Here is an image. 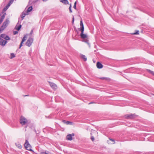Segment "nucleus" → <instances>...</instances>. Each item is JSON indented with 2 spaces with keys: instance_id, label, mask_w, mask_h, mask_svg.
Listing matches in <instances>:
<instances>
[{
  "instance_id": "obj_7",
  "label": "nucleus",
  "mask_w": 154,
  "mask_h": 154,
  "mask_svg": "<svg viewBox=\"0 0 154 154\" xmlns=\"http://www.w3.org/2000/svg\"><path fill=\"white\" fill-rule=\"evenodd\" d=\"M136 115L135 114L127 115L125 116V118L128 119H133L135 117Z\"/></svg>"
},
{
  "instance_id": "obj_39",
  "label": "nucleus",
  "mask_w": 154,
  "mask_h": 154,
  "mask_svg": "<svg viewBox=\"0 0 154 154\" xmlns=\"http://www.w3.org/2000/svg\"><path fill=\"white\" fill-rule=\"evenodd\" d=\"M47 0H43V1H45H45H47Z\"/></svg>"
},
{
  "instance_id": "obj_2",
  "label": "nucleus",
  "mask_w": 154,
  "mask_h": 154,
  "mask_svg": "<svg viewBox=\"0 0 154 154\" xmlns=\"http://www.w3.org/2000/svg\"><path fill=\"white\" fill-rule=\"evenodd\" d=\"M4 39L5 40H4L2 38H0V45L3 47L7 43V40H10L11 38L8 36L6 35Z\"/></svg>"
},
{
  "instance_id": "obj_32",
  "label": "nucleus",
  "mask_w": 154,
  "mask_h": 154,
  "mask_svg": "<svg viewBox=\"0 0 154 154\" xmlns=\"http://www.w3.org/2000/svg\"><path fill=\"white\" fill-rule=\"evenodd\" d=\"M14 1V0H11L10 1L9 3H10V4H11V3H12V2Z\"/></svg>"
},
{
  "instance_id": "obj_1",
  "label": "nucleus",
  "mask_w": 154,
  "mask_h": 154,
  "mask_svg": "<svg viewBox=\"0 0 154 154\" xmlns=\"http://www.w3.org/2000/svg\"><path fill=\"white\" fill-rule=\"evenodd\" d=\"M81 33L80 35L81 38L84 39L82 41L87 43L88 45L90 47V44L89 43V41L88 40V36L87 35L84 34V30H81Z\"/></svg>"
},
{
  "instance_id": "obj_30",
  "label": "nucleus",
  "mask_w": 154,
  "mask_h": 154,
  "mask_svg": "<svg viewBox=\"0 0 154 154\" xmlns=\"http://www.w3.org/2000/svg\"><path fill=\"white\" fill-rule=\"evenodd\" d=\"M74 17L72 18V24H74Z\"/></svg>"
},
{
  "instance_id": "obj_38",
  "label": "nucleus",
  "mask_w": 154,
  "mask_h": 154,
  "mask_svg": "<svg viewBox=\"0 0 154 154\" xmlns=\"http://www.w3.org/2000/svg\"><path fill=\"white\" fill-rule=\"evenodd\" d=\"M75 30L76 32H77V30L75 28Z\"/></svg>"
},
{
  "instance_id": "obj_12",
  "label": "nucleus",
  "mask_w": 154,
  "mask_h": 154,
  "mask_svg": "<svg viewBox=\"0 0 154 154\" xmlns=\"http://www.w3.org/2000/svg\"><path fill=\"white\" fill-rule=\"evenodd\" d=\"M97 67L98 69H101L103 68V65L100 62H98L97 63Z\"/></svg>"
},
{
  "instance_id": "obj_19",
  "label": "nucleus",
  "mask_w": 154,
  "mask_h": 154,
  "mask_svg": "<svg viewBox=\"0 0 154 154\" xmlns=\"http://www.w3.org/2000/svg\"><path fill=\"white\" fill-rule=\"evenodd\" d=\"M6 34H1L0 35V38H2L5 39V36H6Z\"/></svg>"
},
{
  "instance_id": "obj_13",
  "label": "nucleus",
  "mask_w": 154,
  "mask_h": 154,
  "mask_svg": "<svg viewBox=\"0 0 154 154\" xmlns=\"http://www.w3.org/2000/svg\"><path fill=\"white\" fill-rule=\"evenodd\" d=\"M60 1L65 5H67L69 4V2L67 0H60Z\"/></svg>"
},
{
  "instance_id": "obj_20",
  "label": "nucleus",
  "mask_w": 154,
  "mask_h": 154,
  "mask_svg": "<svg viewBox=\"0 0 154 154\" xmlns=\"http://www.w3.org/2000/svg\"><path fill=\"white\" fill-rule=\"evenodd\" d=\"M25 14L24 12H23L21 15V17L22 18L21 20H22L23 19V18L25 17Z\"/></svg>"
},
{
  "instance_id": "obj_29",
  "label": "nucleus",
  "mask_w": 154,
  "mask_h": 154,
  "mask_svg": "<svg viewBox=\"0 0 154 154\" xmlns=\"http://www.w3.org/2000/svg\"><path fill=\"white\" fill-rule=\"evenodd\" d=\"M18 33L17 31H14L13 32V34L14 35H16Z\"/></svg>"
},
{
  "instance_id": "obj_16",
  "label": "nucleus",
  "mask_w": 154,
  "mask_h": 154,
  "mask_svg": "<svg viewBox=\"0 0 154 154\" xmlns=\"http://www.w3.org/2000/svg\"><path fill=\"white\" fill-rule=\"evenodd\" d=\"M21 26H22L21 24L20 25L18 26H16L15 27V29L19 31L21 27Z\"/></svg>"
},
{
  "instance_id": "obj_35",
  "label": "nucleus",
  "mask_w": 154,
  "mask_h": 154,
  "mask_svg": "<svg viewBox=\"0 0 154 154\" xmlns=\"http://www.w3.org/2000/svg\"><path fill=\"white\" fill-rule=\"evenodd\" d=\"M100 79H105V77H102V78H101Z\"/></svg>"
},
{
  "instance_id": "obj_21",
  "label": "nucleus",
  "mask_w": 154,
  "mask_h": 154,
  "mask_svg": "<svg viewBox=\"0 0 154 154\" xmlns=\"http://www.w3.org/2000/svg\"><path fill=\"white\" fill-rule=\"evenodd\" d=\"M11 57H10V59H12L13 58L15 57V54H14L13 53L11 54Z\"/></svg>"
},
{
  "instance_id": "obj_28",
  "label": "nucleus",
  "mask_w": 154,
  "mask_h": 154,
  "mask_svg": "<svg viewBox=\"0 0 154 154\" xmlns=\"http://www.w3.org/2000/svg\"><path fill=\"white\" fill-rule=\"evenodd\" d=\"M91 140L93 141H94V137L93 136H91Z\"/></svg>"
},
{
  "instance_id": "obj_27",
  "label": "nucleus",
  "mask_w": 154,
  "mask_h": 154,
  "mask_svg": "<svg viewBox=\"0 0 154 154\" xmlns=\"http://www.w3.org/2000/svg\"><path fill=\"white\" fill-rule=\"evenodd\" d=\"M34 131L35 132L36 134H39V131L38 130V131H36V130L35 129H34Z\"/></svg>"
},
{
  "instance_id": "obj_25",
  "label": "nucleus",
  "mask_w": 154,
  "mask_h": 154,
  "mask_svg": "<svg viewBox=\"0 0 154 154\" xmlns=\"http://www.w3.org/2000/svg\"><path fill=\"white\" fill-rule=\"evenodd\" d=\"M69 11H70V13L72 12V9H71V4H70V6L69 8Z\"/></svg>"
},
{
  "instance_id": "obj_14",
  "label": "nucleus",
  "mask_w": 154,
  "mask_h": 154,
  "mask_svg": "<svg viewBox=\"0 0 154 154\" xmlns=\"http://www.w3.org/2000/svg\"><path fill=\"white\" fill-rule=\"evenodd\" d=\"M63 122H64L66 125H72V122L68 121H66L65 120H63Z\"/></svg>"
},
{
  "instance_id": "obj_18",
  "label": "nucleus",
  "mask_w": 154,
  "mask_h": 154,
  "mask_svg": "<svg viewBox=\"0 0 154 154\" xmlns=\"http://www.w3.org/2000/svg\"><path fill=\"white\" fill-rule=\"evenodd\" d=\"M32 9V6L29 7L27 10V12H30Z\"/></svg>"
},
{
  "instance_id": "obj_37",
  "label": "nucleus",
  "mask_w": 154,
  "mask_h": 154,
  "mask_svg": "<svg viewBox=\"0 0 154 154\" xmlns=\"http://www.w3.org/2000/svg\"><path fill=\"white\" fill-rule=\"evenodd\" d=\"M110 140H112V141H114V140H112V139H110Z\"/></svg>"
},
{
  "instance_id": "obj_15",
  "label": "nucleus",
  "mask_w": 154,
  "mask_h": 154,
  "mask_svg": "<svg viewBox=\"0 0 154 154\" xmlns=\"http://www.w3.org/2000/svg\"><path fill=\"white\" fill-rule=\"evenodd\" d=\"M81 57L85 61L87 60V58L85 55H84L83 54L81 55Z\"/></svg>"
},
{
  "instance_id": "obj_3",
  "label": "nucleus",
  "mask_w": 154,
  "mask_h": 154,
  "mask_svg": "<svg viewBox=\"0 0 154 154\" xmlns=\"http://www.w3.org/2000/svg\"><path fill=\"white\" fill-rule=\"evenodd\" d=\"M9 23V20L8 18H7L6 20L3 23L0 29V32L3 30L8 25Z\"/></svg>"
},
{
  "instance_id": "obj_34",
  "label": "nucleus",
  "mask_w": 154,
  "mask_h": 154,
  "mask_svg": "<svg viewBox=\"0 0 154 154\" xmlns=\"http://www.w3.org/2000/svg\"><path fill=\"white\" fill-rule=\"evenodd\" d=\"M73 8L75 9H76V5H74V6H73Z\"/></svg>"
},
{
  "instance_id": "obj_8",
  "label": "nucleus",
  "mask_w": 154,
  "mask_h": 154,
  "mask_svg": "<svg viewBox=\"0 0 154 154\" xmlns=\"http://www.w3.org/2000/svg\"><path fill=\"white\" fill-rule=\"evenodd\" d=\"M6 13H2L0 14V15L1 17L0 19V24L2 23L4 18H5Z\"/></svg>"
},
{
  "instance_id": "obj_17",
  "label": "nucleus",
  "mask_w": 154,
  "mask_h": 154,
  "mask_svg": "<svg viewBox=\"0 0 154 154\" xmlns=\"http://www.w3.org/2000/svg\"><path fill=\"white\" fill-rule=\"evenodd\" d=\"M15 145L17 146L19 149H20L22 148V146L19 143H16Z\"/></svg>"
},
{
  "instance_id": "obj_5",
  "label": "nucleus",
  "mask_w": 154,
  "mask_h": 154,
  "mask_svg": "<svg viewBox=\"0 0 154 154\" xmlns=\"http://www.w3.org/2000/svg\"><path fill=\"white\" fill-rule=\"evenodd\" d=\"M25 146L27 150L31 151H32L31 149V145L27 140H26V142L25 143Z\"/></svg>"
},
{
  "instance_id": "obj_33",
  "label": "nucleus",
  "mask_w": 154,
  "mask_h": 154,
  "mask_svg": "<svg viewBox=\"0 0 154 154\" xmlns=\"http://www.w3.org/2000/svg\"><path fill=\"white\" fill-rule=\"evenodd\" d=\"M33 32V30H32L31 31V32H30V35H32V34Z\"/></svg>"
},
{
  "instance_id": "obj_24",
  "label": "nucleus",
  "mask_w": 154,
  "mask_h": 154,
  "mask_svg": "<svg viewBox=\"0 0 154 154\" xmlns=\"http://www.w3.org/2000/svg\"><path fill=\"white\" fill-rule=\"evenodd\" d=\"M26 36H24L23 37V38L22 39V41H21V42H23L26 40Z\"/></svg>"
},
{
  "instance_id": "obj_36",
  "label": "nucleus",
  "mask_w": 154,
  "mask_h": 154,
  "mask_svg": "<svg viewBox=\"0 0 154 154\" xmlns=\"http://www.w3.org/2000/svg\"><path fill=\"white\" fill-rule=\"evenodd\" d=\"M76 2H75V3H74V5H76Z\"/></svg>"
},
{
  "instance_id": "obj_31",
  "label": "nucleus",
  "mask_w": 154,
  "mask_h": 154,
  "mask_svg": "<svg viewBox=\"0 0 154 154\" xmlns=\"http://www.w3.org/2000/svg\"><path fill=\"white\" fill-rule=\"evenodd\" d=\"M23 42H21L20 44V46L19 47V48H20L22 46V44H23Z\"/></svg>"
},
{
  "instance_id": "obj_6",
  "label": "nucleus",
  "mask_w": 154,
  "mask_h": 154,
  "mask_svg": "<svg viewBox=\"0 0 154 154\" xmlns=\"http://www.w3.org/2000/svg\"><path fill=\"white\" fill-rule=\"evenodd\" d=\"M33 41V39L32 38H29L26 43V45L28 47H30L32 44Z\"/></svg>"
},
{
  "instance_id": "obj_22",
  "label": "nucleus",
  "mask_w": 154,
  "mask_h": 154,
  "mask_svg": "<svg viewBox=\"0 0 154 154\" xmlns=\"http://www.w3.org/2000/svg\"><path fill=\"white\" fill-rule=\"evenodd\" d=\"M10 3H8V4L5 7V8L4 9V10H6L8 8V7L10 6Z\"/></svg>"
},
{
  "instance_id": "obj_26",
  "label": "nucleus",
  "mask_w": 154,
  "mask_h": 154,
  "mask_svg": "<svg viewBox=\"0 0 154 154\" xmlns=\"http://www.w3.org/2000/svg\"><path fill=\"white\" fill-rule=\"evenodd\" d=\"M139 31L137 30L136 31V32H134V33H132V34H133V35L139 34Z\"/></svg>"
},
{
  "instance_id": "obj_10",
  "label": "nucleus",
  "mask_w": 154,
  "mask_h": 154,
  "mask_svg": "<svg viewBox=\"0 0 154 154\" xmlns=\"http://www.w3.org/2000/svg\"><path fill=\"white\" fill-rule=\"evenodd\" d=\"M74 136V133H72L71 134H68L66 136V139L68 140H72V136Z\"/></svg>"
},
{
  "instance_id": "obj_23",
  "label": "nucleus",
  "mask_w": 154,
  "mask_h": 154,
  "mask_svg": "<svg viewBox=\"0 0 154 154\" xmlns=\"http://www.w3.org/2000/svg\"><path fill=\"white\" fill-rule=\"evenodd\" d=\"M147 70L149 72V73H151V74L154 75V72L153 71H152L149 69H147Z\"/></svg>"
},
{
  "instance_id": "obj_4",
  "label": "nucleus",
  "mask_w": 154,
  "mask_h": 154,
  "mask_svg": "<svg viewBox=\"0 0 154 154\" xmlns=\"http://www.w3.org/2000/svg\"><path fill=\"white\" fill-rule=\"evenodd\" d=\"M28 122L27 119L24 117L21 116L20 119V123L22 125H25Z\"/></svg>"
},
{
  "instance_id": "obj_9",
  "label": "nucleus",
  "mask_w": 154,
  "mask_h": 154,
  "mask_svg": "<svg viewBox=\"0 0 154 154\" xmlns=\"http://www.w3.org/2000/svg\"><path fill=\"white\" fill-rule=\"evenodd\" d=\"M50 85L52 88L54 90H56L57 88V85L54 83L50 82Z\"/></svg>"
},
{
  "instance_id": "obj_11",
  "label": "nucleus",
  "mask_w": 154,
  "mask_h": 154,
  "mask_svg": "<svg viewBox=\"0 0 154 154\" xmlns=\"http://www.w3.org/2000/svg\"><path fill=\"white\" fill-rule=\"evenodd\" d=\"M80 28L79 29V30H84V27L83 25V23L82 20H81L80 21Z\"/></svg>"
},
{
  "instance_id": "obj_40",
  "label": "nucleus",
  "mask_w": 154,
  "mask_h": 154,
  "mask_svg": "<svg viewBox=\"0 0 154 154\" xmlns=\"http://www.w3.org/2000/svg\"><path fill=\"white\" fill-rule=\"evenodd\" d=\"M92 103V102H91V103H90L89 104H91V103Z\"/></svg>"
}]
</instances>
